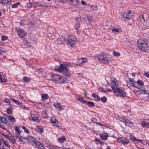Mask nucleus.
<instances>
[{"instance_id": "obj_61", "label": "nucleus", "mask_w": 149, "mask_h": 149, "mask_svg": "<svg viewBox=\"0 0 149 149\" xmlns=\"http://www.w3.org/2000/svg\"><path fill=\"white\" fill-rule=\"evenodd\" d=\"M24 24V22L23 21H21L20 22V24L22 25H23Z\"/></svg>"}, {"instance_id": "obj_23", "label": "nucleus", "mask_w": 149, "mask_h": 149, "mask_svg": "<svg viewBox=\"0 0 149 149\" xmlns=\"http://www.w3.org/2000/svg\"><path fill=\"white\" fill-rule=\"evenodd\" d=\"M140 91H137L136 92L139 95H140L141 94H149V92L146 90L140 89Z\"/></svg>"}, {"instance_id": "obj_14", "label": "nucleus", "mask_w": 149, "mask_h": 149, "mask_svg": "<svg viewBox=\"0 0 149 149\" xmlns=\"http://www.w3.org/2000/svg\"><path fill=\"white\" fill-rule=\"evenodd\" d=\"M11 100L14 102L17 105L19 106L20 107H22L24 108H26V107L24 105V104L18 100H16L14 99H11Z\"/></svg>"}, {"instance_id": "obj_3", "label": "nucleus", "mask_w": 149, "mask_h": 149, "mask_svg": "<svg viewBox=\"0 0 149 149\" xmlns=\"http://www.w3.org/2000/svg\"><path fill=\"white\" fill-rule=\"evenodd\" d=\"M137 45L138 48L142 52H147L149 48L145 41L142 39H140L137 42Z\"/></svg>"}, {"instance_id": "obj_4", "label": "nucleus", "mask_w": 149, "mask_h": 149, "mask_svg": "<svg viewBox=\"0 0 149 149\" xmlns=\"http://www.w3.org/2000/svg\"><path fill=\"white\" fill-rule=\"evenodd\" d=\"M112 89L117 96L124 97L126 95L125 91L120 88H118L116 87H112Z\"/></svg>"}, {"instance_id": "obj_47", "label": "nucleus", "mask_w": 149, "mask_h": 149, "mask_svg": "<svg viewBox=\"0 0 149 149\" xmlns=\"http://www.w3.org/2000/svg\"><path fill=\"white\" fill-rule=\"evenodd\" d=\"M24 43L25 45L27 47L29 46V42H28L26 40H24Z\"/></svg>"}, {"instance_id": "obj_60", "label": "nucleus", "mask_w": 149, "mask_h": 149, "mask_svg": "<svg viewBox=\"0 0 149 149\" xmlns=\"http://www.w3.org/2000/svg\"><path fill=\"white\" fill-rule=\"evenodd\" d=\"M148 143H147V142L143 141V143H142V144H143L144 145H146L147 144H148Z\"/></svg>"}, {"instance_id": "obj_63", "label": "nucleus", "mask_w": 149, "mask_h": 149, "mask_svg": "<svg viewBox=\"0 0 149 149\" xmlns=\"http://www.w3.org/2000/svg\"><path fill=\"white\" fill-rule=\"evenodd\" d=\"M95 140L96 141H97L98 143H100V141L99 139H95Z\"/></svg>"}, {"instance_id": "obj_48", "label": "nucleus", "mask_w": 149, "mask_h": 149, "mask_svg": "<svg viewBox=\"0 0 149 149\" xmlns=\"http://www.w3.org/2000/svg\"><path fill=\"white\" fill-rule=\"evenodd\" d=\"M43 6V5L41 4H40L38 3H35L34 5L35 7H37L38 6L42 7Z\"/></svg>"}, {"instance_id": "obj_22", "label": "nucleus", "mask_w": 149, "mask_h": 149, "mask_svg": "<svg viewBox=\"0 0 149 149\" xmlns=\"http://www.w3.org/2000/svg\"><path fill=\"white\" fill-rule=\"evenodd\" d=\"M133 15L134 12H133L129 11L126 15V18L127 19H130L132 17Z\"/></svg>"}, {"instance_id": "obj_6", "label": "nucleus", "mask_w": 149, "mask_h": 149, "mask_svg": "<svg viewBox=\"0 0 149 149\" xmlns=\"http://www.w3.org/2000/svg\"><path fill=\"white\" fill-rule=\"evenodd\" d=\"M76 38L73 36H69L68 38V42L72 47H74L75 43Z\"/></svg>"}, {"instance_id": "obj_11", "label": "nucleus", "mask_w": 149, "mask_h": 149, "mask_svg": "<svg viewBox=\"0 0 149 149\" xmlns=\"http://www.w3.org/2000/svg\"><path fill=\"white\" fill-rule=\"evenodd\" d=\"M130 138L131 140L133 141H136L137 143H143V140L141 139H138L136 138L134 136H133L132 135H130Z\"/></svg>"}, {"instance_id": "obj_29", "label": "nucleus", "mask_w": 149, "mask_h": 149, "mask_svg": "<svg viewBox=\"0 0 149 149\" xmlns=\"http://www.w3.org/2000/svg\"><path fill=\"white\" fill-rule=\"evenodd\" d=\"M8 139L10 143L14 144L15 143V138L12 136H10Z\"/></svg>"}, {"instance_id": "obj_32", "label": "nucleus", "mask_w": 149, "mask_h": 149, "mask_svg": "<svg viewBox=\"0 0 149 149\" xmlns=\"http://www.w3.org/2000/svg\"><path fill=\"white\" fill-rule=\"evenodd\" d=\"M58 76V75L55 74L52 75L51 77V79L54 81L56 82Z\"/></svg>"}, {"instance_id": "obj_28", "label": "nucleus", "mask_w": 149, "mask_h": 149, "mask_svg": "<svg viewBox=\"0 0 149 149\" xmlns=\"http://www.w3.org/2000/svg\"><path fill=\"white\" fill-rule=\"evenodd\" d=\"M100 136L101 139L105 140L107 139L108 136V134L107 133L103 134H100Z\"/></svg>"}, {"instance_id": "obj_1", "label": "nucleus", "mask_w": 149, "mask_h": 149, "mask_svg": "<svg viewBox=\"0 0 149 149\" xmlns=\"http://www.w3.org/2000/svg\"><path fill=\"white\" fill-rule=\"evenodd\" d=\"M73 63L65 62L61 64L59 67H57L54 68L55 70L59 72L67 77H70L71 74L68 69L67 67H75L76 66Z\"/></svg>"}, {"instance_id": "obj_39", "label": "nucleus", "mask_w": 149, "mask_h": 149, "mask_svg": "<svg viewBox=\"0 0 149 149\" xmlns=\"http://www.w3.org/2000/svg\"><path fill=\"white\" fill-rule=\"evenodd\" d=\"M77 100L83 103H85L86 102V100L81 97L77 98Z\"/></svg>"}, {"instance_id": "obj_21", "label": "nucleus", "mask_w": 149, "mask_h": 149, "mask_svg": "<svg viewBox=\"0 0 149 149\" xmlns=\"http://www.w3.org/2000/svg\"><path fill=\"white\" fill-rule=\"evenodd\" d=\"M111 85H112V87H116V86L117 84V81L116 79L114 78H111Z\"/></svg>"}, {"instance_id": "obj_44", "label": "nucleus", "mask_w": 149, "mask_h": 149, "mask_svg": "<svg viewBox=\"0 0 149 149\" xmlns=\"http://www.w3.org/2000/svg\"><path fill=\"white\" fill-rule=\"evenodd\" d=\"M72 3L73 4V5L77 6L79 5V2L77 0H74L73 3Z\"/></svg>"}, {"instance_id": "obj_42", "label": "nucleus", "mask_w": 149, "mask_h": 149, "mask_svg": "<svg viewBox=\"0 0 149 149\" xmlns=\"http://www.w3.org/2000/svg\"><path fill=\"white\" fill-rule=\"evenodd\" d=\"M107 100V98L105 97H103L101 98L100 100H101L102 102L104 103L106 102Z\"/></svg>"}, {"instance_id": "obj_36", "label": "nucleus", "mask_w": 149, "mask_h": 149, "mask_svg": "<svg viewBox=\"0 0 149 149\" xmlns=\"http://www.w3.org/2000/svg\"><path fill=\"white\" fill-rule=\"evenodd\" d=\"M15 131L17 132V133L16 135H19L21 133V132L20 131V128L16 126H15Z\"/></svg>"}, {"instance_id": "obj_33", "label": "nucleus", "mask_w": 149, "mask_h": 149, "mask_svg": "<svg viewBox=\"0 0 149 149\" xmlns=\"http://www.w3.org/2000/svg\"><path fill=\"white\" fill-rule=\"evenodd\" d=\"M92 96L95 100L99 101L100 100V98L99 96L96 95L95 93H93Z\"/></svg>"}, {"instance_id": "obj_16", "label": "nucleus", "mask_w": 149, "mask_h": 149, "mask_svg": "<svg viewBox=\"0 0 149 149\" xmlns=\"http://www.w3.org/2000/svg\"><path fill=\"white\" fill-rule=\"evenodd\" d=\"M54 106L56 108L58 109L59 111H62L64 109V108L63 107L61 104L58 102L55 103L54 104Z\"/></svg>"}, {"instance_id": "obj_27", "label": "nucleus", "mask_w": 149, "mask_h": 149, "mask_svg": "<svg viewBox=\"0 0 149 149\" xmlns=\"http://www.w3.org/2000/svg\"><path fill=\"white\" fill-rule=\"evenodd\" d=\"M8 119L11 122L14 123L15 121V119L13 116H10L7 117Z\"/></svg>"}, {"instance_id": "obj_49", "label": "nucleus", "mask_w": 149, "mask_h": 149, "mask_svg": "<svg viewBox=\"0 0 149 149\" xmlns=\"http://www.w3.org/2000/svg\"><path fill=\"white\" fill-rule=\"evenodd\" d=\"M8 39V38L7 36H3L2 38L1 39L2 40L4 41L6 40H7Z\"/></svg>"}, {"instance_id": "obj_15", "label": "nucleus", "mask_w": 149, "mask_h": 149, "mask_svg": "<svg viewBox=\"0 0 149 149\" xmlns=\"http://www.w3.org/2000/svg\"><path fill=\"white\" fill-rule=\"evenodd\" d=\"M11 100L14 102L17 105L19 106L20 107H22L24 108H26V107L24 105V104L18 100H16L14 99H11Z\"/></svg>"}, {"instance_id": "obj_31", "label": "nucleus", "mask_w": 149, "mask_h": 149, "mask_svg": "<svg viewBox=\"0 0 149 149\" xmlns=\"http://www.w3.org/2000/svg\"><path fill=\"white\" fill-rule=\"evenodd\" d=\"M118 118H119V120L120 121L125 123L126 121V120L127 119L124 116H119L118 117Z\"/></svg>"}, {"instance_id": "obj_7", "label": "nucleus", "mask_w": 149, "mask_h": 149, "mask_svg": "<svg viewBox=\"0 0 149 149\" xmlns=\"http://www.w3.org/2000/svg\"><path fill=\"white\" fill-rule=\"evenodd\" d=\"M50 121L52 125L54 127L58 128L60 127V124L55 118L53 117L51 118Z\"/></svg>"}, {"instance_id": "obj_12", "label": "nucleus", "mask_w": 149, "mask_h": 149, "mask_svg": "<svg viewBox=\"0 0 149 149\" xmlns=\"http://www.w3.org/2000/svg\"><path fill=\"white\" fill-rule=\"evenodd\" d=\"M136 82L133 79L131 78H129V81H128L127 83L128 85L134 87H137L135 85Z\"/></svg>"}, {"instance_id": "obj_40", "label": "nucleus", "mask_w": 149, "mask_h": 149, "mask_svg": "<svg viewBox=\"0 0 149 149\" xmlns=\"http://www.w3.org/2000/svg\"><path fill=\"white\" fill-rule=\"evenodd\" d=\"M87 104L88 106L93 107L94 106V104L92 102L88 101L87 102Z\"/></svg>"}, {"instance_id": "obj_53", "label": "nucleus", "mask_w": 149, "mask_h": 149, "mask_svg": "<svg viewBox=\"0 0 149 149\" xmlns=\"http://www.w3.org/2000/svg\"><path fill=\"white\" fill-rule=\"evenodd\" d=\"M144 75L146 77L149 78V72H146L144 74Z\"/></svg>"}, {"instance_id": "obj_50", "label": "nucleus", "mask_w": 149, "mask_h": 149, "mask_svg": "<svg viewBox=\"0 0 149 149\" xmlns=\"http://www.w3.org/2000/svg\"><path fill=\"white\" fill-rule=\"evenodd\" d=\"M23 80L25 82H28L29 80V79L26 77H24L23 78Z\"/></svg>"}, {"instance_id": "obj_58", "label": "nucleus", "mask_w": 149, "mask_h": 149, "mask_svg": "<svg viewBox=\"0 0 149 149\" xmlns=\"http://www.w3.org/2000/svg\"><path fill=\"white\" fill-rule=\"evenodd\" d=\"M49 147L50 149H55V147L52 146H50Z\"/></svg>"}, {"instance_id": "obj_56", "label": "nucleus", "mask_w": 149, "mask_h": 149, "mask_svg": "<svg viewBox=\"0 0 149 149\" xmlns=\"http://www.w3.org/2000/svg\"><path fill=\"white\" fill-rule=\"evenodd\" d=\"M2 120H5V122L2 121L3 123H6L7 122L6 119L5 118L3 117L2 118Z\"/></svg>"}, {"instance_id": "obj_37", "label": "nucleus", "mask_w": 149, "mask_h": 149, "mask_svg": "<svg viewBox=\"0 0 149 149\" xmlns=\"http://www.w3.org/2000/svg\"><path fill=\"white\" fill-rule=\"evenodd\" d=\"M11 0H0V3L3 5L8 3Z\"/></svg>"}, {"instance_id": "obj_34", "label": "nucleus", "mask_w": 149, "mask_h": 149, "mask_svg": "<svg viewBox=\"0 0 149 149\" xmlns=\"http://www.w3.org/2000/svg\"><path fill=\"white\" fill-rule=\"evenodd\" d=\"M65 140V138L64 136H61L58 139V141L60 143H63Z\"/></svg>"}, {"instance_id": "obj_13", "label": "nucleus", "mask_w": 149, "mask_h": 149, "mask_svg": "<svg viewBox=\"0 0 149 149\" xmlns=\"http://www.w3.org/2000/svg\"><path fill=\"white\" fill-rule=\"evenodd\" d=\"M26 140L29 142L30 143H32L33 145L34 143H35V142L36 141V139L30 135H28L26 138Z\"/></svg>"}, {"instance_id": "obj_25", "label": "nucleus", "mask_w": 149, "mask_h": 149, "mask_svg": "<svg viewBox=\"0 0 149 149\" xmlns=\"http://www.w3.org/2000/svg\"><path fill=\"white\" fill-rule=\"evenodd\" d=\"M34 144H35L36 146L38 148L40 149H42L43 148V146L42 144L39 142H35V143H34Z\"/></svg>"}, {"instance_id": "obj_41", "label": "nucleus", "mask_w": 149, "mask_h": 149, "mask_svg": "<svg viewBox=\"0 0 149 149\" xmlns=\"http://www.w3.org/2000/svg\"><path fill=\"white\" fill-rule=\"evenodd\" d=\"M37 128L38 130L39 131H40L42 132H43L44 131V130L43 128L40 126L38 125L37 126Z\"/></svg>"}, {"instance_id": "obj_26", "label": "nucleus", "mask_w": 149, "mask_h": 149, "mask_svg": "<svg viewBox=\"0 0 149 149\" xmlns=\"http://www.w3.org/2000/svg\"><path fill=\"white\" fill-rule=\"evenodd\" d=\"M125 124L126 125H127L129 126L132 127L133 125V123L132 122L130 121L127 119L125 123Z\"/></svg>"}, {"instance_id": "obj_54", "label": "nucleus", "mask_w": 149, "mask_h": 149, "mask_svg": "<svg viewBox=\"0 0 149 149\" xmlns=\"http://www.w3.org/2000/svg\"><path fill=\"white\" fill-rule=\"evenodd\" d=\"M112 31L113 32H118V30L117 28H114L112 29Z\"/></svg>"}, {"instance_id": "obj_19", "label": "nucleus", "mask_w": 149, "mask_h": 149, "mask_svg": "<svg viewBox=\"0 0 149 149\" xmlns=\"http://www.w3.org/2000/svg\"><path fill=\"white\" fill-rule=\"evenodd\" d=\"M87 61V60L85 58H80L79 60V63L75 64V65L76 66L80 65L82 63H85Z\"/></svg>"}, {"instance_id": "obj_59", "label": "nucleus", "mask_w": 149, "mask_h": 149, "mask_svg": "<svg viewBox=\"0 0 149 149\" xmlns=\"http://www.w3.org/2000/svg\"><path fill=\"white\" fill-rule=\"evenodd\" d=\"M81 4L83 5H85L86 4V2L83 1H81Z\"/></svg>"}, {"instance_id": "obj_57", "label": "nucleus", "mask_w": 149, "mask_h": 149, "mask_svg": "<svg viewBox=\"0 0 149 149\" xmlns=\"http://www.w3.org/2000/svg\"><path fill=\"white\" fill-rule=\"evenodd\" d=\"M6 52V50H4V51H3V50H0V54H1L3 53H4V52Z\"/></svg>"}, {"instance_id": "obj_24", "label": "nucleus", "mask_w": 149, "mask_h": 149, "mask_svg": "<svg viewBox=\"0 0 149 149\" xmlns=\"http://www.w3.org/2000/svg\"><path fill=\"white\" fill-rule=\"evenodd\" d=\"M141 125L144 127L149 128V122L143 121L141 123Z\"/></svg>"}, {"instance_id": "obj_45", "label": "nucleus", "mask_w": 149, "mask_h": 149, "mask_svg": "<svg viewBox=\"0 0 149 149\" xmlns=\"http://www.w3.org/2000/svg\"><path fill=\"white\" fill-rule=\"evenodd\" d=\"M19 5V3H16L12 5V7L13 8H15L18 7Z\"/></svg>"}, {"instance_id": "obj_43", "label": "nucleus", "mask_w": 149, "mask_h": 149, "mask_svg": "<svg viewBox=\"0 0 149 149\" xmlns=\"http://www.w3.org/2000/svg\"><path fill=\"white\" fill-rule=\"evenodd\" d=\"M22 128L24 130V132L27 133V134H29L30 132L29 130L27 129V128L24 126L22 127Z\"/></svg>"}, {"instance_id": "obj_5", "label": "nucleus", "mask_w": 149, "mask_h": 149, "mask_svg": "<svg viewBox=\"0 0 149 149\" xmlns=\"http://www.w3.org/2000/svg\"><path fill=\"white\" fill-rule=\"evenodd\" d=\"M31 120L33 121H39L40 120V116L35 111H32L31 112Z\"/></svg>"}, {"instance_id": "obj_30", "label": "nucleus", "mask_w": 149, "mask_h": 149, "mask_svg": "<svg viewBox=\"0 0 149 149\" xmlns=\"http://www.w3.org/2000/svg\"><path fill=\"white\" fill-rule=\"evenodd\" d=\"M59 44H61L65 42V39L63 37H61L57 40Z\"/></svg>"}, {"instance_id": "obj_17", "label": "nucleus", "mask_w": 149, "mask_h": 149, "mask_svg": "<svg viewBox=\"0 0 149 149\" xmlns=\"http://www.w3.org/2000/svg\"><path fill=\"white\" fill-rule=\"evenodd\" d=\"M7 79L5 75L3 73L0 72V82H3L6 81Z\"/></svg>"}, {"instance_id": "obj_52", "label": "nucleus", "mask_w": 149, "mask_h": 149, "mask_svg": "<svg viewBox=\"0 0 149 149\" xmlns=\"http://www.w3.org/2000/svg\"><path fill=\"white\" fill-rule=\"evenodd\" d=\"M7 111L8 113L11 114L12 113V110L10 108L8 109H7Z\"/></svg>"}, {"instance_id": "obj_62", "label": "nucleus", "mask_w": 149, "mask_h": 149, "mask_svg": "<svg viewBox=\"0 0 149 149\" xmlns=\"http://www.w3.org/2000/svg\"><path fill=\"white\" fill-rule=\"evenodd\" d=\"M131 75L133 77H134L136 75L135 73H131Z\"/></svg>"}, {"instance_id": "obj_51", "label": "nucleus", "mask_w": 149, "mask_h": 149, "mask_svg": "<svg viewBox=\"0 0 149 149\" xmlns=\"http://www.w3.org/2000/svg\"><path fill=\"white\" fill-rule=\"evenodd\" d=\"M2 136H4L6 138L8 139L9 137H10V136H9V135L5 134H2Z\"/></svg>"}, {"instance_id": "obj_10", "label": "nucleus", "mask_w": 149, "mask_h": 149, "mask_svg": "<svg viewBox=\"0 0 149 149\" xmlns=\"http://www.w3.org/2000/svg\"><path fill=\"white\" fill-rule=\"evenodd\" d=\"M143 85L144 83L143 81L141 80H139L136 82L135 85L137 87L135 88L139 89H141L143 88Z\"/></svg>"}, {"instance_id": "obj_46", "label": "nucleus", "mask_w": 149, "mask_h": 149, "mask_svg": "<svg viewBox=\"0 0 149 149\" xmlns=\"http://www.w3.org/2000/svg\"><path fill=\"white\" fill-rule=\"evenodd\" d=\"M92 121L94 123H96L97 124H98L99 125H100V124L99 123V122H97V120L95 118H92Z\"/></svg>"}, {"instance_id": "obj_55", "label": "nucleus", "mask_w": 149, "mask_h": 149, "mask_svg": "<svg viewBox=\"0 0 149 149\" xmlns=\"http://www.w3.org/2000/svg\"><path fill=\"white\" fill-rule=\"evenodd\" d=\"M4 102L6 103H9L10 102L9 100L8 99L5 98L4 100Z\"/></svg>"}, {"instance_id": "obj_20", "label": "nucleus", "mask_w": 149, "mask_h": 149, "mask_svg": "<svg viewBox=\"0 0 149 149\" xmlns=\"http://www.w3.org/2000/svg\"><path fill=\"white\" fill-rule=\"evenodd\" d=\"M15 137L17 139H18V141H20L21 143H24V140L25 139L23 138L22 136L19 135H16Z\"/></svg>"}, {"instance_id": "obj_18", "label": "nucleus", "mask_w": 149, "mask_h": 149, "mask_svg": "<svg viewBox=\"0 0 149 149\" xmlns=\"http://www.w3.org/2000/svg\"><path fill=\"white\" fill-rule=\"evenodd\" d=\"M65 80L61 76L58 75L56 82L59 83H63L65 81Z\"/></svg>"}, {"instance_id": "obj_2", "label": "nucleus", "mask_w": 149, "mask_h": 149, "mask_svg": "<svg viewBox=\"0 0 149 149\" xmlns=\"http://www.w3.org/2000/svg\"><path fill=\"white\" fill-rule=\"evenodd\" d=\"M98 59L103 63L108 64L109 62L113 61V57L108 53H103L100 54L98 56Z\"/></svg>"}, {"instance_id": "obj_35", "label": "nucleus", "mask_w": 149, "mask_h": 149, "mask_svg": "<svg viewBox=\"0 0 149 149\" xmlns=\"http://www.w3.org/2000/svg\"><path fill=\"white\" fill-rule=\"evenodd\" d=\"M48 95L46 94H44L41 95V100H45L47 99L48 98Z\"/></svg>"}, {"instance_id": "obj_9", "label": "nucleus", "mask_w": 149, "mask_h": 149, "mask_svg": "<svg viewBox=\"0 0 149 149\" xmlns=\"http://www.w3.org/2000/svg\"><path fill=\"white\" fill-rule=\"evenodd\" d=\"M117 141L118 143H122L125 145H127L129 143V140L124 137L118 138Z\"/></svg>"}, {"instance_id": "obj_8", "label": "nucleus", "mask_w": 149, "mask_h": 149, "mask_svg": "<svg viewBox=\"0 0 149 149\" xmlns=\"http://www.w3.org/2000/svg\"><path fill=\"white\" fill-rule=\"evenodd\" d=\"M18 36L21 38L24 37L27 34L26 31L22 29H19L17 31Z\"/></svg>"}, {"instance_id": "obj_64", "label": "nucleus", "mask_w": 149, "mask_h": 149, "mask_svg": "<svg viewBox=\"0 0 149 149\" xmlns=\"http://www.w3.org/2000/svg\"><path fill=\"white\" fill-rule=\"evenodd\" d=\"M107 91L109 92H111V90L110 89L107 88Z\"/></svg>"}, {"instance_id": "obj_38", "label": "nucleus", "mask_w": 149, "mask_h": 149, "mask_svg": "<svg viewBox=\"0 0 149 149\" xmlns=\"http://www.w3.org/2000/svg\"><path fill=\"white\" fill-rule=\"evenodd\" d=\"M113 56L115 57H118L120 56V54L118 52H117L115 51H113L112 54Z\"/></svg>"}]
</instances>
